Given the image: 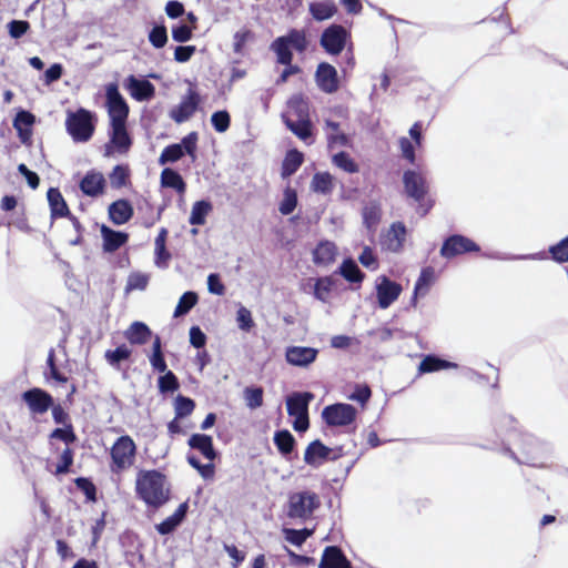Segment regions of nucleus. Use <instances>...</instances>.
<instances>
[{
    "mask_svg": "<svg viewBox=\"0 0 568 568\" xmlns=\"http://www.w3.org/2000/svg\"><path fill=\"white\" fill-rule=\"evenodd\" d=\"M135 495L148 508L160 509L171 499V485L158 469H141L135 478Z\"/></svg>",
    "mask_w": 568,
    "mask_h": 568,
    "instance_id": "nucleus-1",
    "label": "nucleus"
},
{
    "mask_svg": "<svg viewBox=\"0 0 568 568\" xmlns=\"http://www.w3.org/2000/svg\"><path fill=\"white\" fill-rule=\"evenodd\" d=\"M308 39L304 29H290L285 36L277 37L271 43V50L276 54V62L285 65L280 74L276 83H285L293 74L300 73L302 70L297 64H293V52L296 50L303 53L307 50Z\"/></svg>",
    "mask_w": 568,
    "mask_h": 568,
    "instance_id": "nucleus-2",
    "label": "nucleus"
},
{
    "mask_svg": "<svg viewBox=\"0 0 568 568\" xmlns=\"http://www.w3.org/2000/svg\"><path fill=\"white\" fill-rule=\"evenodd\" d=\"M403 184L407 196L417 203V212L425 216L435 203L428 195L429 185L426 178L420 172L407 170L403 174Z\"/></svg>",
    "mask_w": 568,
    "mask_h": 568,
    "instance_id": "nucleus-3",
    "label": "nucleus"
},
{
    "mask_svg": "<svg viewBox=\"0 0 568 568\" xmlns=\"http://www.w3.org/2000/svg\"><path fill=\"white\" fill-rule=\"evenodd\" d=\"M138 448L129 435H122L115 439L110 448V470L120 475L129 470L135 463Z\"/></svg>",
    "mask_w": 568,
    "mask_h": 568,
    "instance_id": "nucleus-4",
    "label": "nucleus"
},
{
    "mask_svg": "<svg viewBox=\"0 0 568 568\" xmlns=\"http://www.w3.org/2000/svg\"><path fill=\"white\" fill-rule=\"evenodd\" d=\"M97 116L90 110L79 108L69 111L65 119L67 132L74 142H88L94 134Z\"/></svg>",
    "mask_w": 568,
    "mask_h": 568,
    "instance_id": "nucleus-5",
    "label": "nucleus"
},
{
    "mask_svg": "<svg viewBox=\"0 0 568 568\" xmlns=\"http://www.w3.org/2000/svg\"><path fill=\"white\" fill-rule=\"evenodd\" d=\"M314 399L311 392H295L286 398V410L291 417H294L293 428L296 432L304 433L310 427L308 406Z\"/></svg>",
    "mask_w": 568,
    "mask_h": 568,
    "instance_id": "nucleus-6",
    "label": "nucleus"
},
{
    "mask_svg": "<svg viewBox=\"0 0 568 568\" xmlns=\"http://www.w3.org/2000/svg\"><path fill=\"white\" fill-rule=\"evenodd\" d=\"M321 506L320 497L314 491L293 493L288 497L287 516L290 518L308 519Z\"/></svg>",
    "mask_w": 568,
    "mask_h": 568,
    "instance_id": "nucleus-7",
    "label": "nucleus"
},
{
    "mask_svg": "<svg viewBox=\"0 0 568 568\" xmlns=\"http://www.w3.org/2000/svg\"><path fill=\"white\" fill-rule=\"evenodd\" d=\"M105 106L110 124L126 123L130 109L115 82L105 87Z\"/></svg>",
    "mask_w": 568,
    "mask_h": 568,
    "instance_id": "nucleus-8",
    "label": "nucleus"
},
{
    "mask_svg": "<svg viewBox=\"0 0 568 568\" xmlns=\"http://www.w3.org/2000/svg\"><path fill=\"white\" fill-rule=\"evenodd\" d=\"M357 410L351 404L336 403L324 407L322 418L327 426L343 427L356 420Z\"/></svg>",
    "mask_w": 568,
    "mask_h": 568,
    "instance_id": "nucleus-9",
    "label": "nucleus"
},
{
    "mask_svg": "<svg viewBox=\"0 0 568 568\" xmlns=\"http://www.w3.org/2000/svg\"><path fill=\"white\" fill-rule=\"evenodd\" d=\"M478 252H480V246L471 239L460 234H454L448 236L440 247L442 257L447 260L454 258L458 255H463L466 253Z\"/></svg>",
    "mask_w": 568,
    "mask_h": 568,
    "instance_id": "nucleus-10",
    "label": "nucleus"
},
{
    "mask_svg": "<svg viewBox=\"0 0 568 568\" xmlns=\"http://www.w3.org/2000/svg\"><path fill=\"white\" fill-rule=\"evenodd\" d=\"M110 141L104 145L103 155L109 158L118 152L126 154L132 146V139L126 130V123L110 124Z\"/></svg>",
    "mask_w": 568,
    "mask_h": 568,
    "instance_id": "nucleus-11",
    "label": "nucleus"
},
{
    "mask_svg": "<svg viewBox=\"0 0 568 568\" xmlns=\"http://www.w3.org/2000/svg\"><path fill=\"white\" fill-rule=\"evenodd\" d=\"M21 399L32 416L45 414L53 404L52 395L40 387H33L23 392Z\"/></svg>",
    "mask_w": 568,
    "mask_h": 568,
    "instance_id": "nucleus-12",
    "label": "nucleus"
},
{
    "mask_svg": "<svg viewBox=\"0 0 568 568\" xmlns=\"http://www.w3.org/2000/svg\"><path fill=\"white\" fill-rule=\"evenodd\" d=\"M347 37L343 26L332 24L323 31L320 43L327 53L337 55L344 50Z\"/></svg>",
    "mask_w": 568,
    "mask_h": 568,
    "instance_id": "nucleus-13",
    "label": "nucleus"
},
{
    "mask_svg": "<svg viewBox=\"0 0 568 568\" xmlns=\"http://www.w3.org/2000/svg\"><path fill=\"white\" fill-rule=\"evenodd\" d=\"M407 236V229L400 221L390 224L389 229L381 235V247L384 251L399 253L403 251Z\"/></svg>",
    "mask_w": 568,
    "mask_h": 568,
    "instance_id": "nucleus-14",
    "label": "nucleus"
},
{
    "mask_svg": "<svg viewBox=\"0 0 568 568\" xmlns=\"http://www.w3.org/2000/svg\"><path fill=\"white\" fill-rule=\"evenodd\" d=\"M200 102L201 98L197 91L193 88H190L186 91V94L183 97L182 101L171 110V119L176 123L187 121L197 110Z\"/></svg>",
    "mask_w": 568,
    "mask_h": 568,
    "instance_id": "nucleus-15",
    "label": "nucleus"
},
{
    "mask_svg": "<svg viewBox=\"0 0 568 568\" xmlns=\"http://www.w3.org/2000/svg\"><path fill=\"white\" fill-rule=\"evenodd\" d=\"M315 81L320 90L328 94L335 93L339 89L337 71L327 62H321L317 65Z\"/></svg>",
    "mask_w": 568,
    "mask_h": 568,
    "instance_id": "nucleus-16",
    "label": "nucleus"
},
{
    "mask_svg": "<svg viewBox=\"0 0 568 568\" xmlns=\"http://www.w3.org/2000/svg\"><path fill=\"white\" fill-rule=\"evenodd\" d=\"M402 285L390 281L387 276H381L376 285V296L381 308L389 307L400 295Z\"/></svg>",
    "mask_w": 568,
    "mask_h": 568,
    "instance_id": "nucleus-17",
    "label": "nucleus"
},
{
    "mask_svg": "<svg viewBox=\"0 0 568 568\" xmlns=\"http://www.w3.org/2000/svg\"><path fill=\"white\" fill-rule=\"evenodd\" d=\"M105 185L106 182L103 174L95 170L88 171L79 183L81 192L91 197L103 194Z\"/></svg>",
    "mask_w": 568,
    "mask_h": 568,
    "instance_id": "nucleus-18",
    "label": "nucleus"
},
{
    "mask_svg": "<svg viewBox=\"0 0 568 568\" xmlns=\"http://www.w3.org/2000/svg\"><path fill=\"white\" fill-rule=\"evenodd\" d=\"M332 449L325 446L320 439L311 442L304 452V462L312 466L318 467L328 459H335L331 457Z\"/></svg>",
    "mask_w": 568,
    "mask_h": 568,
    "instance_id": "nucleus-19",
    "label": "nucleus"
},
{
    "mask_svg": "<svg viewBox=\"0 0 568 568\" xmlns=\"http://www.w3.org/2000/svg\"><path fill=\"white\" fill-rule=\"evenodd\" d=\"M47 197L52 219L69 217L79 224L78 219L71 214L69 206L58 187H50L47 192Z\"/></svg>",
    "mask_w": 568,
    "mask_h": 568,
    "instance_id": "nucleus-20",
    "label": "nucleus"
},
{
    "mask_svg": "<svg viewBox=\"0 0 568 568\" xmlns=\"http://www.w3.org/2000/svg\"><path fill=\"white\" fill-rule=\"evenodd\" d=\"M318 568H353V566L339 547L327 546L323 550Z\"/></svg>",
    "mask_w": 568,
    "mask_h": 568,
    "instance_id": "nucleus-21",
    "label": "nucleus"
},
{
    "mask_svg": "<svg viewBox=\"0 0 568 568\" xmlns=\"http://www.w3.org/2000/svg\"><path fill=\"white\" fill-rule=\"evenodd\" d=\"M126 89L131 97L136 101H149L155 95L154 85L148 80H140L134 75L126 79Z\"/></svg>",
    "mask_w": 568,
    "mask_h": 568,
    "instance_id": "nucleus-22",
    "label": "nucleus"
},
{
    "mask_svg": "<svg viewBox=\"0 0 568 568\" xmlns=\"http://www.w3.org/2000/svg\"><path fill=\"white\" fill-rule=\"evenodd\" d=\"M108 213L113 224L122 225L132 219L134 210L129 200L119 199L109 205Z\"/></svg>",
    "mask_w": 568,
    "mask_h": 568,
    "instance_id": "nucleus-23",
    "label": "nucleus"
},
{
    "mask_svg": "<svg viewBox=\"0 0 568 568\" xmlns=\"http://www.w3.org/2000/svg\"><path fill=\"white\" fill-rule=\"evenodd\" d=\"M101 236L103 240V251L112 253L118 251L121 246L129 241V234L121 231H115L104 224L100 227Z\"/></svg>",
    "mask_w": 568,
    "mask_h": 568,
    "instance_id": "nucleus-24",
    "label": "nucleus"
},
{
    "mask_svg": "<svg viewBox=\"0 0 568 568\" xmlns=\"http://www.w3.org/2000/svg\"><path fill=\"white\" fill-rule=\"evenodd\" d=\"M317 349L305 346H291L286 349V361L294 366H307L317 357Z\"/></svg>",
    "mask_w": 568,
    "mask_h": 568,
    "instance_id": "nucleus-25",
    "label": "nucleus"
},
{
    "mask_svg": "<svg viewBox=\"0 0 568 568\" xmlns=\"http://www.w3.org/2000/svg\"><path fill=\"white\" fill-rule=\"evenodd\" d=\"M189 505L187 503H182L179 505V507L175 509V511L165 518L160 524L155 525V529L160 535H169L173 532L184 520L186 514H187Z\"/></svg>",
    "mask_w": 568,
    "mask_h": 568,
    "instance_id": "nucleus-26",
    "label": "nucleus"
},
{
    "mask_svg": "<svg viewBox=\"0 0 568 568\" xmlns=\"http://www.w3.org/2000/svg\"><path fill=\"white\" fill-rule=\"evenodd\" d=\"M124 337L132 345H144L151 339L152 331L145 323L135 321L124 331Z\"/></svg>",
    "mask_w": 568,
    "mask_h": 568,
    "instance_id": "nucleus-27",
    "label": "nucleus"
},
{
    "mask_svg": "<svg viewBox=\"0 0 568 568\" xmlns=\"http://www.w3.org/2000/svg\"><path fill=\"white\" fill-rule=\"evenodd\" d=\"M337 247L333 242L321 241L313 250V262L316 265L327 266L335 262Z\"/></svg>",
    "mask_w": 568,
    "mask_h": 568,
    "instance_id": "nucleus-28",
    "label": "nucleus"
},
{
    "mask_svg": "<svg viewBox=\"0 0 568 568\" xmlns=\"http://www.w3.org/2000/svg\"><path fill=\"white\" fill-rule=\"evenodd\" d=\"M187 444L192 449L199 450L206 459L211 462L214 460L217 456L213 446V439L210 435L193 434L189 438Z\"/></svg>",
    "mask_w": 568,
    "mask_h": 568,
    "instance_id": "nucleus-29",
    "label": "nucleus"
},
{
    "mask_svg": "<svg viewBox=\"0 0 568 568\" xmlns=\"http://www.w3.org/2000/svg\"><path fill=\"white\" fill-rule=\"evenodd\" d=\"M310 116V104L301 95L293 97L288 101V111L283 115V121L305 120Z\"/></svg>",
    "mask_w": 568,
    "mask_h": 568,
    "instance_id": "nucleus-30",
    "label": "nucleus"
},
{
    "mask_svg": "<svg viewBox=\"0 0 568 568\" xmlns=\"http://www.w3.org/2000/svg\"><path fill=\"white\" fill-rule=\"evenodd\" d=\"M284 123L300 140L307 144L314 143V126L311 119L285 121Z\"/></svg>",
    "mask_w": 568,
    "mask_h": 568,
    "instance_id": "nucleus-31",
    "label": "nucleus"
},
{
    "mask_svg": "<svg viewBox=\"0 0 568 568\" xmlns=\"http://www.w3.org/2000/svg\"><path fill=\"white\" fill-rule=\"evenodd\" d=\"M324 130L326 132L327 144L329 148L345 146L348 144V136L341 130L338 122L325 120Z\"/></svg>",
    "mask_w": 568,
    "mask_h": 568,
    "instance_id": "nucleus-32",
    "label": "nucleus"
},
{
    "mask_svg": "<svg viewBox=\"0 0 568 568\" xmlns=\"http://www.w3.org/2000/svg\"><path fill=\"white\" fill-rule=\"evenodd\" d=\"M166 237H168V230L162 227L155 237L154 242V253H155V264L159 267H166L169 261L171 260V254L166 250Z\"/></svg>",
    "mask_w": 568,
    "mask_h": 568,
    "instance_id": "nucleus-33",
    "label": "nucleus"
},
{
    "mask_svg": "<svg viewBox=\"0 0 568 568\" xmlns=\"http://www.w3.org/2000/svg\"><path fill=\"white\" fill-rule=\"evenodd\" d=\"M304 154L296 149L290 150L283 162L281 169V175L283 179H286L293 175L303 164Z\"/></svg>",
    "mask_w": 568,
    "mask_h": 568,
    "instance_id": "nucleus-34",
    "label": "nucleus"
},
{
    "mask_svg": "<svg viewBox=\"0 0 568 568\" xmlns=\"http://www.w3.org/2000/svg\"><path fill=\"white\" fill-rule=\"evenodd\" d=\"M161 185L175 190L179 194H184L186 191V183L181 174L173 169L165 168L161 172Z\"/></svg>",
    "mask_w": 568,
    "mask_h": 568,
    "instance_id": "nucleus-35",
    "label": "nucleus"
},
{
    "mask_svg": "<svg viewBox=\"0 0 568 568\" xmlns=\"http://www.w3.org/2000/svg\"><path fill=\"white\" fill-rule=\"evenodd\" d=\"M273 440L277 450L284 457H287L295 450L296 440L287 429L275 432Z\"/></svg>",
    "mask_w": 568,
    "mask_h": 568,
    "instance_id": "nucleus-36",
    "label": "nucleus"
},
{
    "mask_svg": "<svg viewBox=\"0 0 568 568\" xmlns=\"http://www.w3.org/2000/svg\"><path fill=\"white\" fill-rule=\"evenodd\" d=\"M150 364L155 372L164 373L168 369V365L162 351V342L159 335L154 336L152 343V353L149 356Z\"/></svg>",
    "mask_w": 568,
    "mask_h": 568,
    "instance_id": "nucleus-37",
    "label": "nucleus"
},
{
    "mask_svg": "<svg viewBox=\"0 0 568 568\" xmlns=\"http://www.w3.org/2000/svg\"><path fill=\"white\" fill-rule=\"evenodd\" d=\"M212 203L205 200L196 201L191 210L189 223L191 225H203L206 222V216L212 211Z\"/></svg>",
    "mask_w": 568,
    "mask_h": 568,
    "instance_id": "nucleus-38",
    "label": "nucleus"
},
{
    "mask_svg": "<svg viewBox=\"0 0 568 568\" xmlns=\"http://www.w3.org/2000/svg\"><path fill=\"white\" fill-rule=\"evenodd\" d=\"M310 12L317 21L332 18L337 12V7L333 1H321L310 4Z\"/></svg>",
    "mask_w": 568,
    "mask_h": 568,
    "instance_id": "nucleus-39",
    "label": "nucleus"
},
{
    "mask_svg": "<svg viewBox=\"0 0 568 568\" xmlns=\"http://www.w3.org/2000/svg\"><path fill=\"white\" fill-rule=\"evenodd\" d=\"M435 270L432 266L424 267L420 272L418 280L416 281L414 296H424L428 292L430 285L435 282Z\"/></svg>",
    "mask_w": 568,
    "mask_h": 568,
    "instance_id": "nucleus-40",
    "label": "nucleus"
},
{
    "mask_svg": "<svg viewBox=\"0 0 568 568\" xmlns=\"http://www.w3.org/2000/svg\"><path fill=\"white\" fill-rule=\"evenodd\" d=\"M311 187L316 193L329 194L334 189L333 176L328 172H317L312 179Z\"/></svg>",
    "mask_w": 568,
    "mask_h": 568,
    "instance_id": "nucleus-41",
    "label": "nucleus"
},
{
    "mask_svg": "<svg viewBox=\"0 0 568 568\" xmlns=\"http://www.w3.org/2000/svg\"><path fill=\"white\" fill-rule=\"evenodd\" d=\"M448 367H457V365L434 355H427L420 362L418 369L420 373H433Z\"/></svg>",
    "mask_w": 568,
    "mask_h": 568,
    "instance_id": "nucleus-42",
    "label": "nucleus"
},
{
    "mask_svg": "<svg viewBox=\"0 0 568 568\" xmlns=\"http://www.w3.org/2000/svg\"><path fill=\"white\" fill-rule=\"evenodd\" d=\"M199 301V296L195 292H185L179 300V303L174 310V317H180L187 314Z\"/></svg>",
    "mask_w": 568,
    "mask_h": 568,
    "instance_id": "nucleus-43",
    "label": "nucleus"
},
{
    "mask_svg": "<svg viewBox=\"0 0 568 568\" xmlns=\"http://www.w3.org/2000/svg\"><path fill=\"white\" fill-rule=\"evenodd\" d=\"M341 274L351 283H361L365 276L353 260H346L343 262L341 265Z\"/></svg>",
    "mask_w": 568,
    "mask_h": 568,
    "instance_id": "nucleus-44",
    "label": "nucleus"
},
{
    "mask_svg": "<svg viewBox=\"0 0 568 568\" xmlns=\"http://www.w3.org/2000/svg\"><path fill=\"white\" fill-rule=\"evenodd\" d=\"M362 215L366 227L373 230L381 221L382 210L378 204L371 203L364 206Z\"/></svg>",
    "mask_w": 568,
    "mask_h": 568,
    "instance_id": "nucleus-45",
    "label": "nucleus"
},
{
    "mask_svg": "<svg viewBox=\"0 0 568 568\" xmlns=\"http://www.w3.org/2000/svg\"><path fill=\"white\" fill-rule=\"evenodd\" d=\"M195 408V402L186 396L179 394L174 402V412L176 418L190 416Z\"/></svg>",
    "mask_w": 568,
    "mask_h": 568,
    "instance_id": "nucleus-46",
    "label": "nucleus"
},
{
    "mask_svg": "<svg viewBox=\"0 0 568 568\" xmlns=\"http://www.w3.org/2000/svg\"><path fill=\"white\" fill-rule=\"evenodd\" d=\"M158 387L162 394L174 393L180 388V382L172 371L166 369L164 375L159 377Z\"/></svg>",
    "mask_w": 568,
    "mask_h": 568,
    "instance_id": "nucleus-47",
    "label": "nucleus"
},
{
    "mask_svg": "<svg viewBox=\"0 0 568 568\" xmlns=\"http://www.w3.org/2000/svg\"><path fill=\"white\" fill-rule=\"evenodd\" d=\"M184 151L181 144L174 143L165 146L159 158V164L173 163L182 159Z\"/></svg>",
    "mask_w": 568,
    "mask_h": 568,
    "instance_id": "nucleus-48",
    "label": "nucleus"
},
{
    "mask_svg": "<svg viewBox=\"0 0 568 568\" xmlns=\"http://www.w3.org/2000/svg\"><path fill=\"white\" fill-rule=\"evenodd\" d=\"M296 205H297V193L293 187L287 186L284 190L283 200L280 203L278 211L283 215H288L296 209Z\"/></svg>",
    "mask_w": 568,
    "mask_h": 568,
    "instance_id": "nucleus-49",
    "label": "nucleus"
},
{
    "mask_svg": "<svg viewBox=\"0 0 568 568\" xmlns=\"http://www.w3.org/2000/svg\"><path fill=\"white\" fill-rule=\"evenodd\" d=\"M243 394L245 403L251 409H256L263 405L264 390L262 387H246Z\"/></svg>",
    "mask_w": 568,
    "mask_h": 568,
    "instance_id": "nucleus-50",
    "label": "nucleus"
},
{
    "mask_svg": "<svg viewBox=\"0 0 568 568\" xmlns=\"http://www.w3.org/2000/svg\"><path fill=\"white\" fill-rule=\"evenodd\" d=\"M255 34L252 30L243 28L235 32L233 37V51L236 54H242L247 42L253 41Z\"/></svg>",
    "mask_w": 568,
    "mask_h": 568,
    "instance_id": "nucleus-51",
    "label": "nucleus"
},
{
    "mask_svg": "<svg viewBox=\"0 0 568 568\" xmlns=\"http://www.w3.org/2000/svg\"><path fill=\"white\" fill-rule=\"evenodd\" d=\"M73 460H74V452L72 448L67 446L60 455L59 463L57 464L55 470L53 471V474L58 476V475H63V474L70 473L71 467L73 465Z\"/></svg>",
    "mask_w": 568,
    "mask_h": 568,
    "instance_id": "nucleus-52",
    "label": "nucleus"
},
{
    "mask_svg": "<svg viewBox=\"0 0 568 568\" xmlns=\"http://www.w3.org/2000/svg\"><path fill=\"white\" fill-rule=\"evenodd\" d=\"M130 179V170L126 165H115L110 173V181L113 187L125 186Z\"/></svg>",
    "mask_w": 568,
    "mask_h": 568,
    "instance_id": "nucleus-53",
    "label": "nucleus"
},
{
    "mask_svg": "<svg viewBox=\"0 0 568 568\" xmlns=\"http://www.w3.org/2000/svg\"><path fill=\"white\" fill-rule=\"evenodd\" d=\"M131 354V349L125 344H122L115 349H108L104 356L110 365H118L120 362L129 359Z\"/></svg>",
    "mask_w": 568,
    "mask_h": 568,
    "instance_id": "nucleus-54",
    "label": "nucleus"
},
{
    "mask_svg": "<svg viewBox=\"0 0 568 568\" xmlns=\"http://www.w3.org/2000/svg\"><path fill=\"white\" fill-rule=\"evenodd\" d=\"M149 41L155 49L163 48L168 42V31L164 24L155 26L149 32Z\"/></svg>",
    "mask_w": 568,
    "mask_h": 568,
    "instance_id": "nucleus-55",
    "label": "nucleus"
},
{
    "mask_svg": "<svg viewBox=\"0 0 568 568\" xmlns=\"http://www.w3.org/2000/svg\"><path fill=\"white\" fill-rule=\"evenodd\" d=\"M333 281L331 277H320L314 285V295L317 300L326 302L332 291Z\"/></svg>",
    "mask_w": 568,
    "mask_h": 568,
    "instance_id": "nucleus-56",
    "label": "nucleus"
},
{
    "mask_svg": "<svg viewBox=\"0 0 568 568\" xmlns=\"http://www.w3.org/2000/svg\"><path fill=\"white\" fill-rule=\"evenodd\" d=\"M333 162L339 169H343L348 173H356L358 171V165L355 161L349 156L346 152H338L333 156Z\"/></svg>",
    "mask_w": 568,
    "mask_h": 568,
    "instance_id": "nucleus-57",
    "label": "nucleus"
},
{
    "mask_svg": "<svg viewBox=\"0 0 568 568\" xmlns=\"http://www.w3.org/2000/svg\"><path fill=\"white\" fill-rule=\"evenodd\" d=\"M550 256L558 263L568 262V235L556 245L549 247Z\"/></svg>",
    "mask_w": 568,
    "mask_h": 568,
    "instance_id": "nucleus-58",
    "label": "nucleus"
},
{
    "mask_svg": "<svg viewBox=\"0 0 568 568\" xmlns=\"http://www.w3.org/2000/svg\"><path fill=\"white\" fill-rule=\"evenodd\" d=\"M211 122L215 131L223 133L227 131L231 125L230 113L225 110L216 111L212 114Z\"/></svg>",
    "mask_w": 568,
    "mask_h": 568,
    "instance_id": "nucleus-59",
    "label": "nucleus"
},
{
    "mask_svg": "<svg viewBox=\"0 0 568 568\" xmlns=\"http://www.w3.org/2000/svg\"><path fill=\"white\" fill-rule=\"evenodd\" d=\"M313 534V530L304 529H285V538L294 546H302L306 539Z\"/></svg>",
    "mask_w": 568,
    "mask_h": 568,
    "instance_id": "nucleus-60",
    "label": "nucleus"
},
{
    "mask_svg": "<svg viewBox=\"0 0 568 568\" xmlns=\"http://www.w3.org/2000/svg\"><path fill=\"white\" fill-rule=\"evenodd\" d=\"M63 428H55L51 432L50 438H55L64 442L65 444H72L77 440V435L73 430V425H62Z\"/></svg>",
    "mask_w": 568,
    "mask_h": 568,
    "instance_id": "nucleus-61",
    "label": "nucleus"
},
{
    "mask_svg": "<svg viewBox=\"0 0 568 568\" xmlns=\"http://www.w3.org/2000/svg\"><path fill=\"white\" fill-rule=\"evenodd\" d=\"M75 486L85 495L90 501L97 500V487L95 485L85 477H79L74 479Z\"/></svg>",
    "mask_w": 568,
    "mask_h": 568,
    "instance_id": "nucleus-62",
    "label": "nucleus"
},
{
    "mask_svg": "<svg viewBox=\"0 0 568 568\" xmlns=\"http://www.w3.org/2000/svg\"><path fill=\"white\" fill-rule=\"evenodd\" d=\"M149 276L142 273H132L128 277L126 287L128 292L135 290H144L148 286Z\"/></svg>",
    "mask_w": 568,
    "mask_h": 568,
    "instance_id": "nucleus-63",
    "label": "nucleus"
},
{
    "mask_svg": "<svg viewBox=\"0 0 568 568\" xmlns=\"http://www.w3.org/2000/svg\"><path fill=\"white\" fill-rule=\"evenodd\" d=\"M237 325L241 329L248 332L254 326L252 313L244 306H241L236 313Z\"/></svg>",
    "mask_w": 568,
    "mask_h": 568,
    "instance_id": "nucleus-64",
    "label": "nucleus"
}]
</instances>
